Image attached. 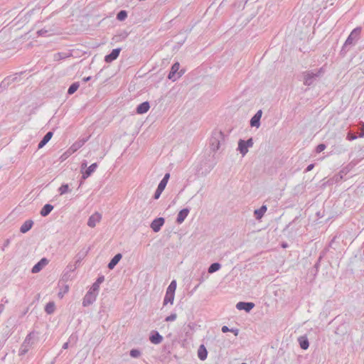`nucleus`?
<instances>
[{"mask_svg":"<svg viewBox=\"0 0 364 364\" xmlns=\"http://www.w3.org/2000/svg\"><path fill=\"white\" fill-rule=\"evenodd\" d=\"M162 192H163V190H160L159 188H157V189L155 192V194H154V198L158 199L160 197Z\"/></svg>","mask_w":364,"mask_h":364,"instance_id":"32","label":"nucleus"},{"mask_svg":"<svg viewBox=\"0 0 364 364\" xmlns=\"http://www.w3.org/2000/svg\"><path fill=\"white\" fill-rule=\"evenodd\" d=\"M299 344L302 349H307L309 347V341L306 338L301 337L299 338Z\"/></svg>","mask_w":364,"mask_h":364,"instance_id":"21","label":"nucleus"},{"mask_svg":"<svg viewBox=\"0 0 364 364\" xmlns=\"http://www.w3.org/2000/svg\"><path fill=\"white\" fill-rule=\"evenodd\" d=\"M174 296H175V294L166 291L165 298L164 300V304L165 305L167 304L168 303L173 304V300H174Z\"/></svg>","mask_w":364,"mask_h":364,"instance_id":"18","label":"nucleus"},{"mask_svg":"<svg viewBox=\"0 0 364 364\" xmlns=\"http://www.w3.org/2000/svg\"><path fill=\"white\" fill-rule=\"evenodd\" d=\"M164 223V219L163 218H159L153 220V222L151 224V228L154 232H156L160 230Z\"/></svg>","mask_w":364,"mask_h":364,"instance_id":"4","label":"nucleus"},{"mask_svg":"<svg viewBox=\"0 0 364 364\" xmlns=\"http://www.w3.org/2000/svg\"><path fill=\"white\" fill-rule=\"evenodd\" d=\"M361 136H364V124H363V134L360 135Z\"/></svg>","mask_w":364,"mask_h":364,"instance_id":"41","label":"nucleus"},{"mask_svg":"<svg viewBox=\"0 0 364 364\" xmlns=\"http://www.w3.org/2000/svg\"><path fill=\"white\" fill-rule=\"evenodd\" d=\"M360 33V28H355L354 29L350 35L349 36V37L348 38L346 42L347 43H351V41L353 40V38H356L358 37Z\"/></svg>","mask_w":364,"mask_h":364,"instance_id":"19","label":"nucleus"},{"mask_svg":"<svg viewBox=\"0 0 364 364\" xmlns=\"http://www.w3.org/2000/svg\"><path fill=\"white\" fill-rule=\"evenodd\" d=\"M166 185H167V183L161 180L158 186V188L164 191L165 189Z\"/></svg>","mask_w":364,"mask_h":364,"instance_id":"30","label":"nucleus"},{"mask_svg":"<svg viewBox=\"0 0 364 364\" xmlns=\"http://www.w3.org/2000/svg\"><path fill=\"white\" fill-rule=\"evenodd\" d=\"M92 288H93V290H94V291L97 290V289H98V288H99V284H98V283H97V282H95V283L93 284Z\"/></svg>","mask_w":364,"mask_h":364,"instance_id":"37","label":"nucleus"},{"mask_svg":"<svg viewBox=\"0 0 364 364\" xmlns=\"http://www.w3.org/2000/svg\"><path fill=\"white\" fill-rule=\"evenodd\" d=\"M70 155H68V150L61 156V159L65 160L68 158Z\"/></svg>","mask_w":364,"mask_h":364,"instance_id":"35","label":"nucleus"},{"mask_svg":"<svg viewBox=\"0 0 364 364\" xmlns=\"http://www.w3.org/2000/svg\"><path fill=\"white\" fill-rule=\"evenodd\" d=\"M79 86L80 85L78 82H75L72 84L68 90V93L69 95L73 94L79 88Z\"/></svg>","mask_w":364,"mask_h":364,"instance_id":"22","label":"nucleus"},{"mask_svg":"<svg viewBox=\"0 0 364 364\" xmlns=\"http://www.w3.org/2000/svg\"><path fill=\"white\" fill-rule=\"evenodd\" d=\"M176 289V282L175 280L172 281L167 288L166 291L175 294Z\"/></svg>","mask_w":364,"mask_h":364,"instance_id":"25","label":"nucleus"},{"mask_svg":"<svg viewBox=\"0 0 364 364\" xmlns=\"http://www.w3.org/2000/svg\"><path fill=\"white\" fill-rule=\"evenodd\" d=\"M53 136V133L51 132H48L41 140V141L38 144V148L41 149L43 146H45L51 139Z\"/></svg>","mask_w":364,"mask_h":364,"instance_id":"14","label":"nucleus"},{"mask_svg":"<svg viewBox=\"0 0 364 364\" xmlns=\"http://www.w3.org/2000/svg\"><path fill=\"white\" fill-rule=\"evenodd\" d=\"M54 309H55V304H54V303L50 302V303L47 304V305L46 306V311L48 314L53 313L54 311Z\"/></svg>","mask_w":364,"mask_h":364,"instance_id":"27","label":"nucleus"},{"mask_svg":"<svg viewBox=\"0 0 364 364\" xmlns=\"http://www.w3.org/2000/svg\"><path fill=\"white\" fill-rule=\"evenodd\" d=\"M67 346H68V343H65V344L64 345V348H67Z\"/></svg>","mask_w":364,"mask_h":364,"instance_id":"42","label":"nucleus"},{"mask_svg":"<svg viewBox=\"0 0 364 364\" xmlns=\"http://www.w3.org/2000/svg\"><path fill=\"white\" fill-rule=\"evenodd\" d=\"M95 298V296L94 294H92V293H89L87 294L85 299H84V301H83V304L84 306H87L88 304H90L92 300H94Z\"/></svg>","mask_w":364,"mask_h":364,"instance_id":"20","label":"nucleus"},{"mask_svg":"<svg viewBox=\"0 0 364 364\" xmlns=\"http://www.w3.org/2000/svg\"><path fill=\"white\" fill-rule=\"evenodd\" d=\"M53 209V206L50 204H46L43 206V208L41 210V215L42 216L48 215Z\"/></svg>","mask_w":364,"mask_h":364,"instance_id":"17","label":"nucleus"},{"mask_svg":"<svg viewBox=\"0 0 364 364\" xmlns=\"http://www.w3.org/2000/svg\"><path fill=\"white\" fill-rule=\"evenodd\" d=\"M130 355H131L132 357L136 358V357H137V356H139V352L138 350H131V352H130Z\"/></svg>","mask_w":364,"mask_h":364,"instance_id":"34","label":"nucleus"},{"mask_svg":"<svg viewBox=\"0 0 364 364\" xmlns=\"http://www.w3.org/2000/svg\"><path fill=\"white\" fill-rule=\"evenodd\" d=\"M149 339L152 343L159 344L162 341L163 338L159 333L156 332L150 336Z\"/></svg>","mask_w":364,"mask_h":364,"instance_id":"13","label":"nucleus"},{"mask_svg":"<svg viewBox=\"0 0 364 364\" xmlns=\"http://www.w3.org/2000/svg\"><path fill=\"white\" fill-rule=\"evenodd\" d=\"M102 215L99 213H93L89 218L87 225L90 228H94L101 220Z\"/></svg>","mask_w":364,"mask_h":364,"instance_id":"3","label":"nucleus"},{"mask_svg":"<svg viewBox=\"0 0 364 364\" xmlns=\"http://www.w3.org/2000/svg\"><path fill=\"white\" fill-rule=\"evenodd\" d=\"M220 264H218V263H213L208 268V272L209 273H213V272L218 271L220 269Z\"/></svg>","mask_w":364,"mask_h":364,"instance_id":"24","label":"nucleus"},{"mask_svg":"<svg viewBox=\"0 0 364 364\" xmlns=\"http://www.w3.org/2000/svg\"><path fill=\"white\" fill-rule=\"evenodd\" d=\"M266 210H267V207L263 205V206H262V208L260 209L255 210V214L257 215V217L258 218H260L264 215V213L266 212Z\"/></svg>","mask_w":364,"mask_h":364,"instance_id":"23","label":"nucleus"},{"mask_svg":"<svg viewBox=\"0 0 364 364\" xmlns=\"http://www.w3.org/2000/svg\"><path fill=\"white\" fill-rule=\"evenodd\" d=\"M104 280V278L103 277H100L97 280V283H98L99 284L102 282Z\"/></svg>","mask_w":364,"mask_h":364,"instance_id":"40","label":"nucleus"},{"mask_svg":"<svg viewBox=\"0 0 364 364\" xmlns=\"http://www.w3.org/2000/svg\"><path fill=\"white\" fill-rule=\"evenodd\" d=\"M58 191L60 195H63L69 191V186L68 184H63L62 185L59 189Z\"/></svg>","mask_w":364,"mask_h":364,"instance_id":"26","label":"nucleus"},{"mask_svg":"<svg viewBox=\"0 0 364 364\" xmlns=\"http://www.w3.org/2000/svg\"><path fill=\"white\" fill-rule=\"evenodd\" d=\"M121 49L120 48H116L112 50V53L107 55L105 56V60L107 63H111L113 60H116L120 53Z\"/></svg>","mask_w":364,"mask_h":364,"instance_id":"6","label":"nucleus"},{"mask_svg":"<svg viewBox=\"0 0 364 364\" xmlns=\"http://www.w3.org/2000/svg\"><path fill=\"white\" fill-rule=\"evenodd\" d=\"M176 318V314H171L166 318V321H173Z\"/></svg>","mask_w":364,"mask_h":364,"instance_id":"31","label":"nucleus"},{"mask_svg":"<svg viewBox=\"0 0 364 364\" xmlns=\"http://www.w3.org/2000/svg\"><path fill=\"white\" fill-rule=\"evenodd\" d=\"M97 165L96 163L91 164L87 169L82 173V178L86 179L88 178L96 169Z\"/></svg>","mask_w":364,"mask_h":364,"instance_id":"10","label":"nucleus"},{"mask_svg":"<svg viewBox=\"0 0 364 364\" xmlns=\"http://www.w3.org/2000/svg\"><path fill=\"white\" fill-rule=\"evenodd\" d=\"M149 104L147 102H144L141 104H140L137 107V113L138 114H144L149 111Z\"/></svg>","mask_w":364,"mask_h":364,"instance_id":"12","label":"nucleus"},{"mask_svg":"<svg viewBox=\"0 0 364 364\" xmlns=\"http://www.w3.org/2000/svg\"><path fill=\"white\" fill-rule=\"evenodd\" d=\"M326 148V146L324 144H319L317 147H316V151L317 152H321L323 151Z\"/></svg>","mask_w":364,"mask_h":364,"instance_id":"33","label":"nucleus"},{"mask_svg":"<svg viewBox=\"0 0 364 364\" xmlns=\"http://www.w3.org/2000/svg\"><path fill=\"white\" fill-rule=\"evenodd\" d=\"M228 331H229L228 328L225 326L222 328V331L223 333L228 332Z\"/></svg>","mask_w":364,"mask_h":364,"instance_id":"38","label":"nucleus"},{"mask_svg":"<svg viewBox=\"0 0 364 364\" xmlns=\"http://www.w3.org/2000/svg\"><path fill=\"white\" fill-rule=\"evenodd\" d=\"M188 213H189L188 209L184 208V209L181 210L178 214V217L176 219L177 223L178 224L182 223L184 221V220L186 219V218L188 216Z\"/></svg>","mask_w":364,"mask_h":364,"instance_id":"8","label":"nucleus"},{"mask_svg":"<svg viewBox=\"0 0 364 364\" xmlns=\"http://www.w3.org/2000/svg\"><path fill=\"white\" fill-rule=\"evenodd\" d=\"M90 80V77H87V78L85 79V80Z\"/></svg>","mask_w":364,"mask_h":364,"instance_id":"43","label":"nucleus"},{"mask_svg":"<svg viewBox=\"0 0 364 364\" xmlns=\"http://www.w3.org/2000/svg\"><path fill=\"white\" fill-rule=\"evenodd\" d=\"M127 16V12L125 11H121L117 14V19L119 21H122L126 18Z\"/></svg>","mask_w":364,"mask_h":364,"instance_id":"29","label":"nucleus"},{"mask_svg":"<svg viewBox=\"0 0 364 364\" xmlns=\"http://www.w3.org/2000/svg\"><path fill=\"white\" fill-rule=\"evenodd\" d=\"M262 117V111L259 110L255 116L251 119L250 124L252 127H258L259 125V120Z\"/></svg>","mask_w":364,"mask_h":364,"instance_id":"9","label":"nucleus"},{"mask_svg":"<svg viewBox=\"0 0 364 364\" xmlns=\"http://www.w3.org/2000/svg\"><path fill=\"white\" fill-rule=\"evenodd\" d=\"M254 304L251 302H239L236 305L237 309L245 310L247 312L250 311L254 307Z\"/></svg>","mask_w":364,"mask_h":364,"instance_id":"7","label":"nucleus"},{"mask_svg":"<svg viewBox=\"0 0 364 364\" xmlns=\"http://www.w3.org/2000/svg\"><path fill=\"white\" fill-rule=\"evenodd\" d=\"M48 264V260L46 258L41 259L32 268L33 273H37L40 272L45 266Z\"/></svg>","mask_w":364,"mask_h":364,"instance_id":"5","label":"nucleus"},{"mask_svg":"<svg viewBox=\"0 0 364 364\" xmlns=\"http://www.w3.org/2000/svg\"><path fill=\"white\" fill-rule=\"evenodd\" d=\"M121 258H122V255L121 254L116 255L112 258V259L110 261V262L109 263L108 267L109 269H113L114 267V266L119 262Z\"/></svg>","mask_w":364,"mask_h":364,"instance_id":"16","label":"nucleus"},{"mask_svg":"<svg viewBox=\"0 0 364 364\" xmlns=\"http://www.w3.org/2000/svg\"><path fill=\"white\" fill-rule=\"evenodd\" d=\"M169 177H170V174H169V173H166V174L164 176V178L162 179V181H165V182H166V183H168V179H169Z\"/></svg>","mask_w":364,"mask_h":364,"instance_id":"36","label":"nucleus"},{"mask_svg":"<svg viewBox=\"0 0 364 364\" xmlns=\"http://www.w3.org/2000/svg\"><path fill=\"white\" fill-rule=\"evenodd\" d=\"M198 356L201 360H205L208 356V352L203 345L200 346L198 350Z\"/></svg>","mask_w":364,"mask_h":364,"instance_id":"11","label":"nucleus"},{"mask_svg":"<svg viewBox=\"0 0 364 364\" xmlns=\"http://www.w3.org/2000/svg\"><path fill=\"white\" fill-rule=\"evenodd\" d=\"M242 364H246V363H242Z\"/></svg>","mask_w":364,"mask_h":364,"instance_id":"44","label":"nucleus"},{"mask_svg":"<svg viewBox=\"0 0 364 364\" xmlns=\"http://www.w3.org/2000/svg\"><path fill=\"white\" fill-rule=\"evenodd\" d=\"M179 68H180V64L178 63H174L172 65L171 71L168 74V78L174 81L178 77H179L181 75V74L178 73Z\"/></svg>","mask_w":364,"mask_h":364,"instance_id":"2","label":"nucleus"},{"mask_svg":"<svg viewBox=\"0 0 364 364\" xmlns=\"http://www.w3.org/2000/svg\"><path fill=\"white\" fill-rule=\"evenodd\" d=\"M253 145L252 139L247 141L240 140L238 144V149L242 155H245L247 152L248 147H251Z\"/></svg>","mask_w":364,"mask_h":364,"instance_id":"1","label":"nucleus"},{"mask_svg":"<svg viewBox=\"0 0 364 364\" xmlns=\"http://www.w3.org/2000/svg\"><path fill=\"white\" fill-rule=\"evenodd\" d=\"M314 168V164H310L308 166L307 168H306V171H311L312 168Z\"/></svg>","mask_w":364,"mask_h":364,"instance_id":"39","label":"nucleus"},{"mask_svg":"<svg viewBox=\"0 0 364 364\" xmlns=\"http://www.w3.org/2000/svg\"><path fill=\"white\" fill-rule=\"evenodd\" d=\"M80 148V145L73 144L68 149V155H72L74 154L78 149Z\"/></svg>","mask_w":364,"mask_h":364,"instance_id":"28","label":"nucleus"},{"mask_svg":"<svg viewBox=\"0 0 364 364\" xmlns=\"http://www.w3.org/2000/svg\"><path fill=\"white\" fill-rule=\"evenodd\" d=\"M33 223L32 220H26L21 227V232L23 233L28 232L32 228Z\"/></svg>","mask_w":364,"mask_h":364,"instance_id":"15","label":"nucleus"}]
</instances>
